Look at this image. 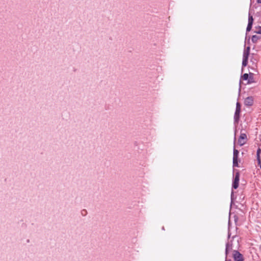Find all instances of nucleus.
Instances as JSON below:
<instances>
[{"label":"nucleus","mask_w":261,"mask_h":261,"mask_svg":"<svg viewBox=\"0 0 261 261\" xmlns=\"http://www.w3.org/2000/svg\"><path fill=\"white\" fill-rule=\"evenodd\" d=\"M239 180H240V173L239 171H237L235 174V176L233 178L232 185V188L234 189H237L239 185Z\"/></svg>","instance_id":"nucleus-2"},{"label":"nucleus","mask_w":261,"mask_h":261,"mask_svg":"<svg viewBox=\"0 0 261 261\" xmlns=\"http://www.w3.org/2000/svg\"><path fill=\"white\" fill-rule=\"evenodd\" d=\"M254 33L258 34H261V27H258L254 31Z\"/></svg>","instance_id":"nucleus-15"},{"label":"nucleus","mask_w":261,"mask_h":261,"mask_svg":"<svg viewBox=\"0 0 261 261\" xmlns=\"http://www.w3.org/2000/svg\"><path fill=\"white\" fill-rule=\"evenodd\" d=\"M249 55V53L248 52L244 50L243 55L242 72H243V67L246 66L247 65Z\"/></svg>","instance_id":"nucleus-4"},{"label":"nucleus","mask_w":261,"mask_h":261,"mask_svg":"<svg viewBox=\"0 0 261 261\" xmlns=\"http://www.w3.org/2000/svg\"><path fill=\"white\" fill-rule=\"evenodd\" d=\"M241 105L239 102H237L236 103V110L241 111Z\"/></svg>","instance_id":"nucleus-17"},{"label":"nucleus","mask_w":261,"mask_h":261,"mask_svg":"<svg viewBox=\"0 0 261 261\" xmlns=\"http://www.w3.org/2000/svg\"><path fill=\"white\" fill-rule=\"evenodd\" d=\"M260 154H261V148L258 147L256 151L257 162L260 163V162L261 161Z\"/></svg>","instance_id":"nucleus-9"},{"label":"nucleus","mask_w":261,"mask_h":261,"mask_svg":"<svg viewBox=\"0 0 261 261\" xmlns=\"http://www.w3.org/2000/svg\"><path fill=\"white\" fill-rule=\"evenodd\" d=\"M247 135L245 133H241L239 138L238 139V143L240 146L244 145L247 141Z\"/></svg>","instance_id":"nucleus-5"},{"label":"nucleus","mask_w":261,"mask_h":261,"mask_svg":"<svg viewBox=\"0 0 261 261\" xmlns=\"http://www.w3.org/2000/svg\"><path fill=\"white\" fill-rule=\"evenodd\" d=\"M81 214L84 216H85L87 214V212L86 210L84 209L82 211H81Z\"/></svg>","instance_id":"nucleus-18"},{"label":"nucleus","mask_w":261,"mask_h":261,"mask_svg":"<svg viewBox=\"0 0 261 261\" xmlns=\"http://www.w3.org/2000/svg\"><path fill=\"white\" fill-rule=\"evenodd\" d=\"M253 17H252V16H251L250 15V13H249V15H248V23L253 24Z\"/></svg>","instance_id":"nucleus-14"},{"label":"nucleus","mask_w":261,"mask_h":261,"mask_svg":"<svg viewBox=\"0 0 261 261\" xmlns=\"http://www.w3.org/2000/svg\"><path fill=\"white\" fill-rule=\"evenodd\" d=\"M257 3L258 4H261V0H257Z\"/></svg>","instance_id":"nucleus-24"},{"label":"nucleus","mask_w":261,"mask_h":261,"mask_svg":"<svg viewBox=\"0 0 261 261\" xmlns=\"http://www.w3.org/2000/svg\"><path fill=\"white\" fill-rule=\"evenodd\" d=\"M254 98L252 96H248L244 100V105L246 106L250 107L253 105Z\"/></svg>","instance_id":"nucleus-6"},{"label":"nucleus","mask_w":261,"mask_h":261,"mask_svg":"<svg viewBox=\"0 0 261 261\" xmlns=\"http://www.w3.org/2000/svg\"><path fill=\"white\" fill-rule=\"evenodd\" d=\"M250 47L248 46L244 50L250 53Z\"/></svg>","instance_id":"nucleus-20"},{"label":"nucleus","mask_w":261,"mask_h":261,"mask_svg":"<svg viewBox=\"0 0 261 261\" xmlns=\"http://www.w3.org/2000/svg\"><path fill=\"white\" fill-rule=\"evenodd\" d=\"M240 113L241 111L240 110H235L234 116H233V121L234 124H237L239 123L240 118Z\"/></svg>","instance_id":"nucleus-7"},{"label":"nucleus","mask_w":261,"mask_h":261,"mask_svg":"<svg viewBox=\"0 0 261 261\" xmlns=\"http://www.w3.org/2000/svg\"><path fill=\"white\" fill-rule=\"evenodd\" d=\"M232 165L233 167H239L238 159H233Z\"/></svg>","instance_id":"nucleus-12"},{"label":"nucleus","mask_w":261,"mask_h":261,"mask_svg":"<svg viewBox=\"0 0 261 261\" xmlns=\"http://www.w3.org/2000/svg\"><path fill=\"white\" fill-rule=\"evenodd\" d=\"M261 39V37L257 35H253L251 37V41L254 43H256L258 40Z\"/></svg>","instance_id":"nucleus-10"},{"label":"nucleus","mask_w":261,"mask_h":261,"mask_svg":"<svg viewBox=\"0 0 261 261\" xmlns=\"http://www.w3.org/2000/svg\"><path fill=\"white\" fill-rule=\"evenodd\" d=\"M225 261H232L230 259H228L227 258V257H226V256H225Z\"/></svg>","instance_id":"nucleus-23"},{"label":"nucleus","mask_w":261,"mask_h":261,"mask_svg":"<svg viewBox=\"0 0 261 261\" xmlns=\"http://www.w3.org/2000/svg\"><path fill=\"white\" fill-rule=\"evenodd\" d=\"M235 238V236H233L231 240L228 241L226 243L225 254L226 257L228 256L229 251L232 249V240Z\"/></svg>","instance_id":"nucleus-1"},{"label":"nucleus","mask_w":261,"mask_h":261,"mask_svg":"<svg viewBox=\"0 0 261 261\" xmlns=\"http://www.w3.org/2000/svg\"><path fill=\"white\" fill-rule=\"evenodd\" d=\"M252 24H253L248 23V25H247V27L246 28V32L250 31V30H251L252 27Z\"/></svg>","instance_id":"nucleus-16"},{"label":"nucleus","mask_w":261,"mask_h":261,"mask_svg":"<svg viewBox=\"0 0 261 261\" xmlns=\"http://www.w3.org/2000/svg\"><path fill=\"white\" fill-rule=\"evenodd\" d=\"M230 236H231V233L230 232V230H229V229H228V240H229L230 238Z\"/></svg>","instance_id":"nucleus-21"},{"label":"nucleus","mask_w":261,"mask_h":261,"mask_svg":"<svg viewBox=\"0 0 261 261\" xmlns=\"http://www.w3.org/2000/svg\"><path fill=\"white\" fill-rule=\"evenodd\" d=\"M249 76V73H244L242 76L241 79L244 81H247Z\"/></svg>","instance_id":"nucleus-13"},{"label":"nucleus","mask_w":261,"mask_h":261,"mask_svg":"<svg viewBox=\"0 0 261 261\" xmlns=\"http://www.w3.org/2000/svg\"><path fill=\"white\" fill-rule=\"evenodd\" d=\"M233 190L231 191V203L232 202V201H233Z\"/></svg>","instance_id":"nucleus-19"},{"label":"nucleus","mask_w":261,"mask_h":261,"mask_svg":"<svg viewBox=\"0 0 261 261\" xmlns=\"http://www.w3.org/2000/svg\"><path fill=\"white\" fill-rule=\"evenodd\" d=\"M257 165L259 167L260 169H261V161L260 163L257 162Z\"/></svg>","instance_id":"nucleus-22"},{"label":"nucleus","mask_w":261,"mask_h":261,"mask_svg":"<svg viewBox=\"0 0 261 261\" xmlns=\"http://www.w3.org/2000/svg\"><path fill=\"white\" fill-rule=\"evenodd\" d=\"M254 83H255V81L254 80V74L250 72L249 76L247 80V84H250Z\"/></svg>","instance_id":"nucleus-8"},{"label":"nucleus","mask_w":261,"mask_h":261,"mask_svg":"<svg viewBox=\"0 0 261 261\" xmlns=\"http://www.w3.org/2000/svg\"><path fill=\"white\" fill-rule=\"evenodd\" d=\"M233 258L234 261H244V257L243 255L238 250H233Z\"/></svg>","instance_id":"nucleus-3"},{"label":"nucleus","mask_w":261,"mask_h":261,"mask_svg":"<svg viewBox=\"0 0 261 261\" xmlns=\"http://www.w3.org/2000/svg\"><path fill=\"white\" fill-rule=\"evenodd\" d=\"M239 153V151L236 149L234 146L233 150V159H238Z\"/></svg>","instance_id":"nucleus-11"}]
</instances>
